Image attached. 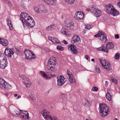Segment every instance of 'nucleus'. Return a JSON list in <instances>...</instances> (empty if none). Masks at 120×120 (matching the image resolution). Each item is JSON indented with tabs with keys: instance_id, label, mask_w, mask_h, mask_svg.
<instances>
[{
	"instance_id": "21",
	"label": "nucleus",
	"mask_w": 120,
	"mask_h": 120,
	"mask_svg": "<svg viewBox=\"0 0 120 120\" xmlns=\"http://www.w3.org/2000/svg\"><path fill=\"white\" fill-rule=\"evenodd\" d=\"M112 95V91L109 89H108L105 96L106 98L109 101H110L111 100Z\"/></svg>"
},
{
	"instance_id": "33",
	"label": "nucleus",
	"mask_w": 120,
	"mask_h": 120,
	"mask_svg": "<svg viewBox=\"0 0 120 120\" xmlns=\"http://www.w3.org/2000/svg\"><path fill=\"white\" fill-rule=\"evenodd\" d=\"M48 60L51 62L53 64H56V59L54 57L52 56L50 57Z\"/></svg>"
},
{
	"instance_id": "9",
	"label": "nucleus",
	"mask_w": 120,
	"mask_h": 120,
	"mask_svg": "<svg viewBox=\"0 0 120 120\" xmlns=\"http://www.w3.org/2000/svg\"><path fill=\"white\" fill-rule=\"evenodd\" d=\"M16 114L21 118L25 119H28L29 118V114L26 111H20L19 113Z\"/></svg>"
},
{
	"instance_id": "44",
	"label": "nucleus",
	"mask_w": 120,
	"mask_h": 120,
	"mask_svg": "<svg viewBox=\"0 0 120 120\" xmlns=\"http://www.w3.org/2000/svg\"><path fill=\"white\" fill-rule=\"evenodd\" d=\"M85 58L87 60H88L89 58V56L87 55H86L85 56H84Z\"/></svg>"
},
{
	"instance_id": "12",
	"label": "nucleus",
	"mask_w": 120,
	"mask_h": 120,
	"mask_svg": "<svg viewBox=\"0 0 120 120\" xmlns=\"http://www.w3.org/2000/svg\"><path fill=\"white\" fill-rule=\"evenodd\" d=\"M19 77L22 79L26 82H24V83L26 87H29L30 86L31 83L29 79L26 76L24 75H19Z\"/></svg>"
},
{
	"instance_id": "2",
	"label": "nucleus",
	"mask_w": 120,
	"mask_h": 120,
	"mask_svg": "<svg viewBox=\"0 0 120 120\" xmlns=\"http://www.w3.org/2000/svg\"><path fill=\"white\" fill-rule=\"evenodd\" d=\"M22 23L25 29H27L29 27H33L35 25V22L31 16Z\"/></svg>"
},
{
	"instance_id": "22",
	"label": "nucleus",
	"mask_w": 120,
	"mask_h": 120,
	"mask_svg": "<svg viewBox=\"0 0 120 120\" xmlns=\"http://www.w3.org/2000/svg\"><path fill=\"white\" fill-rule=\"evenodd\" d=\"M40 74L43 77L46 79H50L51 77V75L50 73H45L44 72L41 71Z\"/></svg>"
},
{
	"instance_id": "15",
	"label": "nucleus",
	"mask_w": 120,
	"mask_h": 120,
	"mask_svg": "<svg viewBox=\"0 0 120 120\" xmlns=\"http://www.w3.org/2000/svg\"><path fill=\"white\" fill-rule=\"evenodd\" d=\"M30 16L27 13L22 12L20 14V19L23 23Z\"/></svg>"
},
{
	"instance_id": "37",
	"label": "nucleus",
	"mask_w": 120,
	"mask_h": 120,
	"mask_svg": "<svg viewBox=\"0 0 120 120\" xmlns=\"http://www.w3.org/2000/svg\"><path fill=\"white\" fill-rule=\"evenodd\" d=\"M120 58V53H116L114 56V58L116 60H118Z\"/></svg>"
},
{
	"instance_id": "52",
	"label": "nucleus",
	"mask_w": 120,
	"mask_h": 120,
	"mask_svg": "<svg viewBox=\"0 0 120 120\" xmlns=\"http://www.w3.org/2000/svg\"><path fill=\"white\" fill-rule=\"evenodd\" d=\"M91 60L92 61H94V59H91Z\"/></svg>"
},
{
	"instance_id": "56",
	"label": "nucleus",
	"mask_w": 120,
	"mask_h": 120,
	"mask_svg": "<svg viewBox=\"0 0 120 120\" xmlns=\"http://www.w3.org/2000/svg\"><path fill=\"white\" fill-rule=\"evenodd\" d=\"M23 7H25V6H23Z\"/></svg>"
},
{
	"instance_id": "28",
	"label": "nucleus",
	"mask_w": 120,
	"mask_h": 120,
	"mask_svg": "<svg viewBox=\"0 0 120 120\" xmlns=\"http://www.w3.org/2000/svg\"><path fill=\"white\" fill-rule=\"evenodd\" d=\"M113 9V6L110 4H109L106 6V9L107 10V12L109 14L111 13V11Z\"/></svg>"
},
{
	"instance_id": "24",
	"label": "nucleus",
	"mask_w": 120,
	"mask_h": 120,
	"mask_svg": "<svg viewBox=\"0 0 120 120\" xmlns=\"http://www.w3.org/2000/svg\"><path fill=\"white\" fill-rule=\"evenodd\" d=\"M48 38L49 40L53 43L58 44L60 43L59 40L56 38L49 37H48Z\"/></svg>"
},
{
	"instance_id": "43",
	"label": "nucleus",
	"mask_w": 120,
	"mask_h": 120,
	"mask_svg": "<svg viewBox=\"0 0 120 120\" xmlns=\"http://www.w3.org/2000/svg\"><path fill=\"white\" fill-rule=\"evenodd\" d=\"M96 71L97 72L100 73V71L99 68L98 67H96L95 68Z\"/></svg>"
},
{
	"instance_id": "19",
	"label": "nucleus",
	"mask_w": 120,
	"mask_h": 120,
	"mask_svg": "<svg viewBox=\"0 0 120 120\" xmlns=\"http://www.w3.org/2000/svg\"><path fill=\"white\" fill-rule=\"evenodd\" d=\"M56 65V64H53L48 60L47 63V67L49 70L53 71L55 70L54 66Z\"/></svg>"
},
{
	"instance_id": "4",
	"label": "nucleus",
	"mask_w": 120,
	"mask_h": 120,
	"mask_svg": "<svg viewBox=\"0 0 120 120\" xmlns=\"http://www.w3.org/2000/svg\"><path fill=\"white\" fill-rule=\"evenodd\" d=\"M99 60L102 66L107 71H109L112 69L111 64L108 61L100 59Z\"/></svg>"
},
{
	"instance_id": "47",
	"label": "nucleus",
	"mask_w": 120,
	"mask_h": 120,
	"mask_svg": "<svg viewBox=\"0 0 120 120\" xmlns=\"http://www.w3.org/2000/svg\"><path fill=\"white\" fill-rule=\"evenodd\" d=\"M117 5L120 8V0L119 2H118L117 3Z\"/></svg>"
},
{
	"instance_id": "5",
	"label": "nucleus",
	"mask_w": 120,
	"mask_h": 120,
	"mask_svg": "<svg viewBox=\"0 0 120 120\" xmlns=\"http://www.w3.org/2000/svg\"><path fill=\"white\" fill-rule=\"evenodd\" d=\"M0 87L3 89L9 90L11 88V86L3 78H0Z\"/></svg>"
},
{
	"instance_id": "3",
	"label": "nucleus",
	"mask_w": 120,
	"mask_h": 120,
	"mask_svg": "<svg viewBox=\"0 0 120 120\" xmlns=\"http://www.w3.org/2000/svg\"><path fill=\"white\" fill-rule=\"evenodd\" d=\"M41 113L46 120H58L55 116L49 115V112L45 110L42 111Z\"/></svg>"
},
{
	"instance_id": "25",
	"label": "nucleus",
	"mask_w": 120,
	"mask_h": 120,
	"mask_svg": "<svg viewBox=\"0 0 120 120\" xmlns=\"http://www.w3.org/2000/svg\"><path fill=\"white\" fill-rule=\"evenodd\" d=\"M61 32L67 36H69V34L68 32V30L66 29V27H63L60 30Z\"/></svg>"
},
{
	"instance_id": "8",
	"label": "nucleus",
	"mask_w": 120,
	"mask_h": 120,
	"mask_svg": "<svg viewBox=\"0 0 120 120\" xmlns=\"http://www.w3.org/2000/svg\"><path fill=\"white\" fill-rule=\"evenodd\" d=\"M34 9L35 12L40 14H42L46 11L45 8L43 5L35 7L34 8Z\"/></svg>"
},
{
	"instance_id": "14",
	"label": "nucleus",
	"mask_w": 120,
	"mask_h": 120,
	"mask_svg": "<svg viewBox=\"0 0 120 120\" xmlns=\"http://www.w3.org/2000/svg\"><path fill=\"white\" fill-rule=\"evenodd\" d=\"M91 12L94 14V15L97 17H98L101 15V12L98 9L97 7L95 6L94 8H93L91 9Z\"/></svg>"
},
{
	"instance_id": "39",
	"label": "nucleus",
	"mask_w": 120,
	"mask_h": 120,
	"mask_svg": "<svg viewBox=\"0 0 120 120\" xmlns=\"http://www.w3.org/2000/svg\"><path fill=\"white\" fill-rule=\"evenodd\" d=\"M29 97L31 99L33 100H35L36 99V98L34 95L32 94L29 95Z\"/></svg>"
},
{
	"instance_id": "1",
	"label": "nucleus",
	"mask_w": 120,
	"mask_h": 120,
	"mask_svg": "<svg viewBox=\"0 0 120 120\" xmlns=\"http://www.w3.org/2000/svg\"><path fill=\"white\" fill-rule=\"evenodd\" d=\"M99 111L101 116L103 117L106 116L109 113L108 107L104 104H100Z\"/></svg>"
},
{
	"instance_id": "30",
	"label": "nucleus",
	"mask_w": 120,
	"mask_h": 120,
	"mask_svg": "<svg viewBox=\"0 0 120 120\" xmlns=\"http://www.w3.org/2000/svg\"><path fill=\"white\" fill-rule=\"evenodd\" d=\"M111 11V13H110V14L113 15L114 16H116L119 14V13L118 11L114 8H113Z\"/></svg>"
},
{
	"instance_id": "20",
	"label": "nucleus",
	"mask_w": 120,
	"mask_h": 120,
	"mask_svg": "<svg viewBox=\"0 0 120 120\" xmlns=\"http://www.w3.org/2000/svg\"><path fill=\"white\" fill-rule=\"evenodd\" d=\"M81 40L79 37L77 35H75L73 37L71 42L73 43H75L79 44L80 43Z\"/></svg>"
},
{
	"instance_id": "38",
	"label": "nucleus",
	"mask_w": 120,
	"mask_h": 120,
	"mask_svg": "<svg viewBox=\"0 0 120 120\" xmlns=\"http://www.w3.org/2000/svg\"><path fill=\"white\" fill-rule=\"evenodd\" d=\"M64 48V47L60 46H58L56 47V49H57L61 51L63 50Z\"/></svg>"
},
{
	"instance_id": "16",
	"label": "nucleus",
	"mask_w": 120,
	"mask_h": 120,
	"mask_svg": "<svg viewBox=\"0 0 120 120\" xmlns=\"http://www.w3.org/2000/svg\"><path fill=\"white\" fill-rule=\"evenodd\" d=\"M67 74L69 77V80L70 82L71 83H75L76 82L73 75L68 70H67Z\"/></svg>"
},
{
	"instance_id": "50",
	"label": "nucleus",
	"mask_w": 120,
	"mask_h": 120,
	"mask_svg": "<svg viewBox=\"0 0 120 120\" xmlns=\"http://www.w3.org/2000/svg\"><path fill=\"white\" fill-rule=\"evenodd\" d=\"M4 95L6 96H8V94H7V93H5L4 94Z\"/></svg>"
},
{
	"instance_id": "48",
	"label": "nucleus",
	"mask_w": 120,
	"mask_h": 120,
	"mask_svg": "<svg viewBox=\"0 0 120 120\" xmlns=\"http://www.w3.org/2000/svg\"><path fill=\"white\" fill-rule=\"evenodd\" d=\"M8 4L9 5L11 6L12 4H11L10 2H8Z\"/></svg>"
},
{
	"instance_id": "46",
	"label": "nucleus",
	"mask_w": 120,
	"mask_h": 120,
	"mask_svg": "<svg viewBox=\"0 0 120 120\" xmlns=\"http://www.w3.org/2000/svg\"><path fill=\"white\" fill-rule=\"evenodd\" d=\"M119 37V35L117 34H116L115 35V38L116 39H118Z\"/></svg>"
},
{
	"instance_id": "51",
	"label": "nucleus",
	"mask_w": 120,
	"mask_h": 120,
	"mask_svg": "<svg viewBox=\"0 0 120 120\" xmlns=\"http://www.w3.org/2000/svg\"><path fill=\"white\" fill-rule=\"evenodd\" d=\"M18 94H15V95L14 96H15V97H16L17 96H18Z\"/></svg>"
},
{
	"instance_id": "54",
	"label": "nucleus",
	"mask_w": 120,
	"mask_h": 120,
	"mask_svg": "<svg viewBox=\"0 0 120 120\" xmlns=\"http://www.w3.org/2000/svg\"><path fill=\"white\" fill-rule=\"evenodd\" d=\"M86 120H91L89 119H86Z\"/></svg>"
},
{
	"instance_id": "36",
	"label": "nucleus",
	"mask_w": 120,
	"mask_h": 120,
	"mask_svg": "<svg viewBox=\"0 0 120 120\" xmlns=\"http://www.w3.org/2000/svg\"><path fill=\"white\" fill-rule=\"evenodd\" d=\"M93 27L92 25H91L89 24H87L86 25H85V27L86 29L89 30L92 28Z\"/></svg>"
},
{
	"instance_id": "32",
	"label": "nucleus",
	"mask_w": 120,
	"mask_h": 120,
	"mask_svg": "<svg viewBox=\"0 0 120 120\" xmlns=\"http://www.w3.org/2000/svg\"><path fill=\"white\" fill-rule=\"evenodd\" d=\"M91 102L87 99H86L85 101V104L84 106L87 108H89L90 106Z\"/></svg>"
},
{
	"instance_id": "34",
	"label": "nucleus",
	"mask_w": 120,
	"mask_h": 120,
	"mask_svg": "<svg viewBox=\"0 0 120 120\" xmlns=\"http://www.w3.org/2000/svg\"><path fill=\"white\" fill-rule=\"evenodd\" d=\"M97 49L100 51H103L108 52V50L106 49L105 47L102 46V47H101L97 48Z\"/></svg>"
},
{
	"instance_id": "35",
	"label": "nucleus",
	"mask_w": 120,
	"mask_h": 120,
	"mask_svg": "<svg viewBox=\"0 0 120 120\" xmlns=\"http://www.w3.org/2000/svg\"><path fill=\"white\" fill-rule=\"evenodd\" d=\"M75 0H64L65 2L68 4H72L74 2Z\"/></svg>"
},
{
	"instance_id": "6",
	"label": "nucleus",
	"mask_w": 120,
	"mask_h": 120,
	"mask_svg": "<svg viewBox=\"0 0 120 120\" xmlns=\"http://www.w3.org/2000/svg\"><path fill=\"white\" fill-rule=\"evenodd\" d=\"M96 38L100 37V39L102 42H105L107 40L106 35L105 33L103 32L99 31L98 33L94 36Z\"/></svg>"
},
{
	"instance_id": "29",
	"label": "nucleus",
	"mask_w": 120,
	"mask_h": 120,
	"mask_svg": "<svg viewBox=\"0 0 120 120\" xmlns=\"http://www.w3.org/2000/svg\"><path fill=\"white\" fill-rule=\"evenodd\" d=\"M6 21L7 25L9 27V29L10 30H12L13 27L9 18H7V19Z\"/></svg>"
},
{
	"instance_id": "40",
	"label": "nucleus",
	"mask_w": 120,
	"mask_h": 120,
	"mask_svg": "<svg viewBox=\"0 0 120 120\" xmlns=\"http://www.w3.org/2000/svg\"><path fill=\"white\" fill-rule=\"evenodd\" d=\"M98 87L94 86L91 90V91H97L98 90Z\"/></svg>"
},
{
	"instance_id": "55",
	"label": "nucleus",
	"mask_w": 120,
	"mask_h": 120,
	"mask_svg": "<svg viewBox=\"0 0 120 120\" xmlns=\"http://www.w3.org/2000/svg\"><path fill=\"white\" fill-rule=\"evenodd\" d=\"M22 4V5H25V4L24 3H23V4Z\"/></svg>"
},
{
	"instance_id": "53",
	"label": "nucleus",
	"mask_w": 120,
	"mask_h": 120,
	"mask_svg": "<svg viewBox=\"0 0 120 120\" xmlns=\"http://www.w3.org/2000/svg\"><path fill=\"white\" fill-rule=\"evenodd\" d=\"M86 31L85 30H84L83 31V33H84V34H85L86 33Z\"/></svg>"
},
{
	"instance_id": "49",
	"label": "nucleus",
	"mask_w": 120,
	"mask_h": 120,
	"mask_svg": "<svg viewBox=\"0 0 120 120\" xmlns=\"http://www.w3.org/2000/svg\"><path fill=\"white\" fill-rule=\"evenodd\" d=\"M21 97V96L20 95L17 98V99H18L20 98Z\"/></svg>"
},
{
	"instance_id": "42",
	"label": "nucleus",
	"mask_w": 120,
	"mask_h": 120,
	"mask_svg": "<svg viewBox=\"0 0 120 120\" xmlns=\"http://www.w3.org/2000/svg\"><path fill=\"white\" fill-rule=\"evenodd\" d=\"M95 6H92V7H90L89 8H88L86 9V11H91V9L92 8H94Z\"/></svg>"
},
{
	"instance_id": "13",
	"label": "nucleus",
	"mask_w": 120,
	"mask_h": 120,
	"mask_svg": "<svg viewBox=\"0 0 120 120\" xmlns=\"http://www.w3.org/2000/svg\"><path fill=\"white\" fill-rule=\"evenodd\" d=\"M68 49L69 50L71 51V52L74 54H77V49L75 45L73 44L69 45L68 46Z\"/></svg>"
},
{
	"instance_id": "10",
	"label": "nucleus",
	"mask_w": 120,
	"mask_h": 120,
	"mask_svg": "<svg viewBox=\"0 0 120 120\" xmlns=\"http://www.w3.org/2000/svg\"><path fill=\"white\" fill-rule=\"evenodd\" d=\"M65 25L66 26L69 30H73L74 27L73 23L71 20L67 19L65 21Z\"/></svg>"
},
{
	"instance_id": "26",
	"label": "nucleus",
	"mask_w": 120,
	"mask_h": 120,
	"mask_svg": "<svg viewBox=\"0 0 120 120\" xmlns=\"http://www.w3.org/2000/svg\"><path fill=\"white\" fill-rule=\"evenodd\" d=\"M0 43L4 46H7L8 42V40L6 39L3 38H0Z\"/></svg>"
},
{
	"instance_id": "11",
	"label": "nucleus",
	"mask_w": 120,
	"mask_h": 120,
	"mask_svg": "<svg viewBox=\"0 0 120 120\" xmlns=\"http://www.w3.org/2000/svg\"><path fill=\"white\" fill-rule=\"evenodd\" d=\"M57 84L58 85H62L66 81V79L63 76H57Z\"/></svg>"
},
{
	"instance_id": "17",
	"label": "nucleus",
	"mask_w": 120,
	"mask_h": 120,
	"mask_svg": "<svg viewBox=\"0 0 120 120\" xmlns=\"http://www.w3.org/2000/svg\"><path fill=\"white\" fill-rule=\"evenodd\" d=\"M4 53L8 57H11L12 55L14 54V52L12 50L8 48H6Z\"/></svg>"
},
{
	"instance_id": "45",
	"label": "nucleus",
	"mask_w": 120,
	"mask_h": 120,
	"mask_svg": "<svg viewBox=\"0 0 120 120\" xmlns=\"http://www.w3.org/2000/svg\"><path fill=\"white\" fill-rule=\"evenodd\" d=\"M62 42L65 44H67L68 43V42L65 40H63Z\"/></svg>"
},
{
	"instance_id": "23",
	"label": "nucleus",
	"mask_w": 120,
	"mask_h": 120,
	"mask_svg": "<svg viewBox=\"0 0 120 120\" xmlns=\"http://www.w3.org/2000/svg\"><path fill=\"white\" fill-rule=\"evenodd\" d=\"M45 3L50 6H55L57 0H43Z\"/></svg>"
},
{
	"instance_id": "31",
	"label": "nucleus",
	"mask_w": 120,
	"mask_h": 120,
	"mask_svg": "<svg viewBox=\"0 0 120 120\" xmlns=\"http://www.w3.org/2000/svg\"><path fill=\"white\" fill-rule=\"evenodd\" d=\"M55 25L54 24H52L49 26L46 27V30H53L55 28Z\"/></svg>"
},
{
	"instance_id": "41",
	"label": "nucleus",
	"mask_w": 120,
	"mask_h": 120,
	"mask_svg": "<svg viewBox=\"0 0 120 120\" xmlns=\"http://www.w3.org/2000/svg\"><path fill=\"white\" fill-rule=\"evenodd\" d=\"M111 80L114 83H116L117 81V80L113 77L112 78Z\"/></svg>"
},
{
	"instance_id": "7",
	"label": "nucleus",
	"mask_w": 120,
	"mask_h": 120,
	"mask_svg": "<svg viewBox=\"0 0 120 120\" xmlns=\"http://www.w3.org/2000/svg\"><path fill=\"white\" fill-rule=\"evenodd\" d=\"M24 53L26 56L25 57L26 59L31 60L32 59L36 58L35 55L32 51L28 49L25 50Z\"/></svg>"
},
{
	"instance_id": "27",
	"label": "nucleus",
	"mask_w": 120,
	"mask_h": 120,
	"mask_svg": "<svg viewBox=\"0 0 120 120\" xmlns=\"http://www.w3.org/2000/svg\"><path fill=\"white\" fill-rule=\"evenodd\" d=\"M106 49L108 51V49H113L114 48V45L111 42H109L107 43L105 47Z\"/></svg>"
},
{
	"instance_id": "18",
	"label": "nucleus",
	"mask_w": 120,
	"mask_h": 120,
	"mask_svg": "<svg viewBox=\"0 0 120 120\" xmlns=\"http://www.w3.org/2000/svg\"><path fill=\"white\" fill-rule=\"evenodd\" d=\"M84 15V14L81 12L78 11L76 13L74 18L75 19L77 20L81 19L83 18Z\"/></svg>"
}]
</instances>
